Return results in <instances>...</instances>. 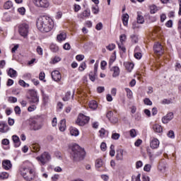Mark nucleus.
Returning a JSON list of instances; mask_svg holds the SVG:
<instances>
[{
    "instance_id": "nucleus-1",
    "label": "nucleus",
    "mask_w": 181,
    "mask_h": 181,
    "mask_svg": "<svg viewBox=\"0 0 181 181\" xmlns=\"http://www.w3.org/2000/svg\"><path fill=\"white\" fill-rule=\"evenodd\" d=\"M36 25L40 32L47 33L54 28V21L50 17L43 16L38 18Z\"/></svg>"
},
{
    "instance_id": "nucleus-2",
    "label": "nucleus",
    "mask_w": 181,
    "mask_h": 181,
    "mask_svg": "<svg viewBox=\"0 0 181 181\" xmlns=\"http://www.w3.org/2000/svg\"><path fill=\"white\" fill-rule=\"evenodd\" d=\"M21 176L26 181H32L36 177V170L32 164L22 165L20 169Z\"/></svg>"
},
{
    "instance_id": "nucleus-3",
    "label": "nucleus",
    "mask_w": 181,
    "mask_h": 181,
    "mask_svg": "<svg viewBox=\"0 0 181 181\" xmlns=\"http://www.w3.org/2000/svg\"><path fill=\"white\" fill-rule=\"evenodd\" d=\"M71 156L74 160H81L84 158L86 151L78 144H74L71 147Z\"/></svg>"
},
{
    "instance_id": "nucleus-4",
    "label": "nucleus",
    "mask_w": 181,
    "mask_h": 181,
    "mask_svg": "<svg viewBox=\"0 0 181 181\" xmlns=\"http://www.w3.org/2000/svg\"><path fill=\"white\" fill-rule=\"evenodd\" d=\"M18 33L22 36V37H28L29 35V25L23 23L18 25Z\"/></svg>"
},
{
    "instance_id": "nucleus-5",
    "label": "nucleus",
    "mask_w": 181,
    "mask_h": 181,
    "mask_svg": "<svg viewBox=\"0 0 181 181\" xmlns=\"http://www.w3.org/2000/svg\"><path fill=\"white\" fill-rule=\"evenodd\" d=\"M36 159L38 162H40L41 165L45 166V164L47 163V162L52 159V157L49 153L44 152L40 156H37Z\"/></svg>"
},
{
    "instance_id": "nucleus-6",
    "label": "nucleus",
    "mask_w": 181,
    "mask_h": 181,
    "mask_svg": "<svg viewBox=\"0 0 181 181\" xmlns=\"http://www.w3.org/2000/svg\"><path fill=\"white\" fill-rule=\"evenodd\" d=\"M30 97L28 98L30 104H35L37 105L39 104V96L37 95V92L35 90H31L29 92Z\"/></svg>"
},
{
    "instance_id": "nucleus-7",
    "label": "nucleus",
    "mask_w": 181,
    "mask_h": 181,
    "mask_svg": "<svg viewBox=\"0 0 181 181\" xmlns=\"http://www.w3.org/2000/svg\"><path fill=\"white\" fill-rule=\"evenodd\" d=\"M88 121H90V117L83 115L80 114L78 117V119L76 122V123L79 125L80 127H84L86 124H88Z\"/></svg>"
},
{
    "instance_id": "nucleus-8",
    "label": "nucleus",
    "mask_w": 181,
    "mask_h": 181,
    "mask_svg": "<svg viewBox=\"0 0 181 181\" xmlns=\"http://www.w3.org/2000/svg\"><path fill=\"white\" fill-rule=\"evenodd\" d=\"M42 127H43V124L40 122H37L36 121H32L30 123V131H39V129H42Z\"/></svg>"
},
{
    "instance_id": "nucleus-9",
    "label": "nucleus",
    "mask_w": 181,
    "mask_h": 181,
    "mask_svg": "<svg viewBox=\"0 0 181 181\" xmlns=\"http://www.w3.org/2000/svg\"><path fill=\"white\" fill-rule=\"evenodd\" d=\"M36 6L40 8H47L49 6V1L47 0H33Z\"/></svg>"
},
{
    "instance_id": "nucleus-10",
    "label": "nucleus",
    "mask_w": 181,
    "mask_h": 181,
    "mask_svg": "<svg viewBox=\"0 0 181 181\" xmlns=\"http://www.w3.org/2000/svg\"><path fill=\"white\" fill-rule=\"evenodd\" d=\"M153 50L156 54H158V56H161V54H163V47L160 43H156L153 46Z\"/></svg>"
},
{
    "instance_id": "nucleus-11",
    "label": "nucleus",
    "mask_w": 181,
    "mask_h": 181,
    "mask_svg": "<svg viewBox=\"0 0 181 181\" xmlns=\"http://www.w3.org/2000/svg\"><path fill=\"white\" fill-rule=\"evenodd\" d=\"M51 76L54 81L59 82L62 80V74H60L59 71H52Z\"/></svg>"
},
{
    "instance_id": "nucleus-12",
    "label": "nucleus",
    "mask_w": 181,
    "mask_h": 181,
    "mask_svg": "<svg viewBox=\"0 0 181 181\" xmlns=\"http://www.w3.org/2000/svg\"><path fill=\"white\" fill-rule=\"evenodd\" d=\"M173 119V112H169L165 116L162 117L163 124H168Z\"/></svg>"
},
{
    "instance_id": "nucleus-13",
    "label": "nucleus",
    "mask_w": 181,
    "mask_h": 181,
    "mask_svg": "<svg viewBox=\"0 0 181 181\" xmlns=\"http://www.w3.org/2000/svg\"><path fill=\"white\" fill-rule=\"evenodd\" d=\"M10 129H11L9 128V126H8V124H6L5 122H0V132L5 134Z\"/></svg>"
},
{
    "instance_id": "nucleus-14",
    "label": "nucleus",
    "mask_w": 181,
    "mask_h": 181,
    "mask_svg": "<svg viewBox=\"0 0 181 181\" xmlns=\"http://www.w3.org/2000/svg\"><path fill=\"white\" fill-rule=\"evenodd\" d=\"M67 37V35H66V33L64 32H61L59 34L57 35V40L59 43H62V42H64Z\"/></svg>"
},
{
    "instance_id": "nucleus-15",
    "label": "nucleus",
    "mask_w": 181,
    "mask_h": 181,
    "mask_svg": "<svg viewBox=\"0 0 181 181\" xmlns=\"http://www.w3.org/2000/svg\"><path fill=\"white\" fill-rule=\"evenodd\" d=\"M90 15H91V11L90 9H86L79 15V18L81 19H86V18H90Z\"/></svg>"
},
{
    "instance_id": "nucleus-16",
    "label": "nucleus",
    "mask_w": 181,
    "mask_h": 181,
    "mask_svg": "<svg viewBox=\"0 0 181 181\" xmlns=\"http://www.w3.org/2000/svg\"><path fill=\"white\" fill-rule=\"evenodd\" d=\"M159 144L160 142L158 139H153L150 143V146L152 149H157V148H159Z\"/></svg>"
},
{
    "instance_id": "nucleus-17",
    "label": "nucleus",
    "mask_w": 181,
    "mask_h": 181,
    "mask_svg": "<svg viewBox=\"0 0 181 181\" xmlns=\"http://www.w3.org/2000/svg\"><path fill=\"white\" fill-rule=\"evenodd\" d=\"M12 139L14 143V146L16 148H19V146H21V139H19V136L13 135L12 136Z\"/></svg>"
},
{
    "instance_id": "nucleus-18",
    "label": "nucleus",
    "mask_w": 181,
    "mask_h": 181,
    "mask_svg": "<svg viewBox=\"0 0 181 181\" xmlns=\"http://www.w3.org/2000/svg\"><path fill=\"white\" fill-rule=\"evenodd\" d=\"M2 165L4 169H5L6 170H9V169L12 168V163H11V160H6L3 161Z\"/></svg>"
},
{
    "instance_id": "nucleus-19",
    "label": "nucleus",
    "mask_w": 181,
    "mask_h": 181,
    "mask_svg": "<svg viewBox=\"0 0 181 181\" xmlns=\"http://www.w3.org/2000/svg\"><path fill=\"white\" fill-rule=\"evenodd\" d=\"M116 159L117 160H122L124 159V150L122 149L117 150Z\"/></svg>"
},
{
    "instance_id": "nucleus-20",
    "label": "nucleus",
    "mask_w": 181,
    "mask_h": 181,
    "mask_svg": "<svg viewBox=\"0 0 181 181\" xmlns=\"http://www.w3.org/2000/svg\"><path fill=\"white\" fill-rule=\"evenodd\" d=\"M153 129L154 132H157L158 134H160L163 132V128H162V126L158 124H156L153 126Z\"/></svg>"
},
{
    "instance_id": "nucleus-21",
    "label": "nucleus",
    "mask_w": 181,
    "mask_h": 181,
    "mask_svg": "<svg viewBox=\"0 0 181 181\" xmlns=\"http://www.w3.org/2000/svg\"><path fill=\"white\" fill-rule=\"evenodd\" d=\"M168 165L166 164V163L165 162H161L159 163L158 165V170H160V172H161L162 173H165V171L166 170V168H167Z\"/></svg>"
},
{
    "instance_id": "nucleus-22",
    "label": "nucleus",
    "mask_w": 181,
    "mask_h": 181,
    "mask_svg": "<svg viewBox=\"0 0 181 181\" xmlns=\"http://www.w3.org/2000/svg\"><path fill=\"white\" fill-rule=\"evenodd\" d=\"M122 21L124 26H128V21H129V15H128V13L123 14L122 17Z\"/></svg>"
},
{
    "instance_id": "nucleus-23",
    "label": "nucleus",
    "mask_w": 181,
    "mask_h": 181,
    "mask_svg": "<svg viewBox=\"0 0 181 181\" xmlns=\"http://www.w3.org/2000/svg\"><path fill=\"white\" fill-rule=\"evenodd\" d=\"M110 70L113 71L112 77H118L119 76V67L113 66Z\"/></svg>"
},
{
    "instance_id": "nucleus-24",
    "label": "nucleus",
    "mask_w": 181,
    "mask_h": 181,
    "mask_svg": "<svg viewBox=\"0 0 181 181\" xmlns=\"http://www.w3.org/2000/svg\"><path fill=\"white\" fill-rule=\"evenodd\" d=\"M30 148L33 152H39V151H40V145L37 143H33L31 144Z\"/></svg>"
},
{
    "instance_id": "nucleus-25",
    "label": "nucleus",
    "mask_w": 181,
    "mask_h": 181,
    "mask_svg": "<svg viewBox=\"0 0 181 181\" xmlns=\"http://www.w3.org/2000/svg\"><path fill=\"white\" fill-rule=\"evenodd\" d=\"M4 9H13V3L11 1H7L4 4Z\"/></svg>"
},
{
    "instance_id": "nucleus-26",
    "label": "nucleus",
    "mask_w": 181,
    "mask_h": 181,
    "mask_svg": "<svg viewBox=\"0 0 181 181\" xmlns=\"http://www.w3.org/2000/svg\"><path fill=\"white\" fill-rule=\"evenodd\" d=\"M59 131L64 132L66 131V119H62L59 123Z\"/></svg>"
},
{
    "instance_id": "nucleus-27",
    "label": "nucleus",
    "mask_w": 181,
    "mask_h": 181,
    "mask_svg": "<svg viewBox=\"0 0 181 181\" xmlns=\"http://www.w3.org/2000/svg\"><path fill=\"white\" fill-rule=\"evenodd\" d=\"M8 75L11 77V78H13L18 76V72L12 68H10L8 72Z\"/></svg>"
},
{
    "instance_id": "nucleus-28",
    "label": "nucleus",
    "mask_w": 181,
    "mask_h": 181,
    "mask_svg": "<svg viewBox=\"0 0 181 181\" xmlns=\"http://www.w3.org/2000/svg\"><path fill=\"white\" fill-rule=\"evenodd\" d=\"M98 107V104L97 103V101L92 100L89 103V108H90V110H97Z\"/></svg>"
},
{
    "instance_id": "nucleus-29",
    "label": "nucleus",
    "mask_w": 181,
    "mask_h": 181,
    "mask_svg": "<svg viewBox=\"0 0 181 181\" xmlns=\"http://www.w3.org/2000/svg\"><path fill=\"white\" fill-rule=\"evenodd\" d=\"M70 134L72 136H78V129L74 127H71Z\"/></svg>"
},
{
    "instance_id": "nucleus-30",
    "label": "nucleus",
    "mask_w": 181,
    "mask_h": 181,
    "mask_svg": "<svg viewBox=\"0 0 181 181\" xmlns=\"http://www.w3.org/2000/svg\"><path fill=\"white\" fill-rule=\"evenodd\" d=\"M139 47H136L134 49V57L135 59H139L142 57V54L141 52H138Z\"/></svg>"
},
{
    "instance_id": "nucleus-31",
    "label": "nucleus",
    "mask_w": 181,
    "mask_h": 181,
    "mask_svg": "<svg viewBox=\"0 0 181 181\" xmlns=\"http://www.w3.org/2000/svg\"><path fill=\"white\" fill-rule=\"evenodd\" d=\"M125 67L128 71H132V69H134V63L132 62H127L125 64Z\"/></svg>"
},
{
    "instance_id": "nucleus-32",
    "label": "nucleus",
    "mask_w": 181,
    "mask_h": 181,
    "mask_svg": "<svg viewBox=\"0 0 181 181\" xmlns=\"http://www.w3.org/2000/svg\"><path fill=\"white\" fill-rule=\"evenodd\" d=\"M42 95L44 104H47L49 103V96L43 91H42Z\"/></svg>"
},
{
    "instance_id": "nucleus-33",
    "label": "nucleus",
    "mask_w": 181,
    "mask_h": 181,
    "mask_svg": "<svg viewBox=\"0 0 181 181\" xmlns=\"http://www.w3.org/2000/svg\"><path fill=\"white\" fill-rule=\"evenodd\" d=\"M124 90L127 93V98H129L131 100V98H132V97H133L132 90H131V89H129L128 88H124Z\"/></svg>"
},
{
    "instance_id": "nucleus-34",
    "label": "nucleus",
    "mask_w": 181,
    "mask_h": 181,
    "mask_svg": "<svg viewBox=\"0 0 181 181\" xmlns=\"http://www.w3.org/2000/svg\"><path fill=\"white\" fill-rule=\"evenodd\" d=\"M103 165H104V161H103L101 158H98L96 160V162H95L96 168H101V166H103Z\"/></svg>"
},
{
    "instance_id": "nucleus-35",
    "label": "nucleus",
    "mask_w": 181,
    "mask_h": 181,
    "mask_svg": "<svg viewBox=\"0 0 181 181\" xmlns=\"http://www.w3.org/2000/svg\"><path fill=\"white\" fill-rule=\"evenodd\" d=\"M119 136H121V134L116 133L115 132H112L111 136L112 139H114L115 141H118V139H119Z\"/></svg>"
},
{
    "instance_id": "nucleus-36",
    "label": "nucleus",
    "mask_w": 181,
    "mask_h": 181,
    "mask_svg": "<svg viewBox=\"0 0 181 181\" xmlns=\"http://www.w3.org/2000/svg\"><path fill=\"white\" fill-rule=\"evenodd\" d=\"M145 22V19L144 18V16H142L141 14H138L137 16V23H140L142 25Z\"/></svg>"
},
{
    "instance_id": "nucleus-37",
    "label": "nucleus",
    "mask_w": 181,
    "mask_h": 181,
    "mask_svg": "<svg viewBox=\"0 0 181 181\" xmlns=\"http://www.w3.org/2000/svg\"><path fill=\"white\" fill-rule=\"evenodd\" d=\"M9 177V174H8V173H1L0 174V179L1 180H4L5 179H8Z\"/></svg>"
},
{
    "instance_id": "nucleus-38",
    "label": "nucleus",
    "mask_w": 181,
    "mask_h": 181,
    "mask_svg": "<svg viewBox=\"0 0 181 181\" xmlns=\"http://www.w3.org/2000/svg\"><path fill=\"white\" fill-rule=\"evenodd\" d=\"M86 69H87V64H86V62H82L78 67L79 71H84Z\"/></svg>"
},
{
    "instance_id": "nucleus-39",
    "label": "nucleus",
    "mask_w": 181,
    "mask_h": 181,
    "mask_svg": "<svg viewBox=\"0 0 181 181\" xmlns=\"http://www.w3.org/2000/svg\"><path fill=\"white\" fill-rule=\"evenodd\" d=\"M50 50L53 52L54 53H56V52H59V47L56 45H50Z\"/></svg>"
},
{
    "instance_id": "nucleus-40",
    "label": "nucleus",
    "mask_w": 181,
    "mask_h": 181,
    "mask_svg": "<svg viewBox=\"0 0 181 181\" xmlns=\"http://www.w3.org/2000/svg\"><path fill=\"white\" fill-rule=\"evenodd\" d=\"M117 45H118L119 50H122V52H123V53H125V52H127V49L124 46V43L117 42Z\"/></svg>"
},
{
    "instance_id": "nucleus-41",
    "label": "nucleus",
    "mask_w": 181,
    "mask_h": 181,
    "mask_svg": "<svg viewBox=\"0 0 181 181\" xmlns=\"http://www.w3.org/2000/svg\"><path fill=\"white\" fill-rule=\"evenodd\" d=\"M150 12L152 14L156 13V12H158V7H156V6H155V5L151 6H150Z\"/></svg>"
},
{
    "instance_id": "nucleus-42",
    "label": "nucleus",
    "mask_w": 181,
    "mask_h": 181,
    "mask_svg": "<svg viewBox=\"0 0 181 181\" xmlns=\"http://www.w3.org/2000/svg\"><path fill=\"white\" fill-rule=\"evenodd\" d=\"M115 146L114 144H112L110 146V156H115Z\"/></svg>"
},
{
    "instance_id": "nucleus-43",
    "label": "nucleus",
    "mask_w": 181,
    "mask_h": 181,
    "mask_svg": "<svg viewBox=\"0 0 181 181\" xmlns=\"http://www.w3.org/2000/svg\"><path fill=\"white\" fill-rule=\"evenodd\" d=\"M132 181H141V174H138L136 176L133 175L132 177Z\"/></svg>"
},
{
    "instance_id": "nucleus-44",
    "label": "nucleus",
    "mask_w": 181,
    "mask_h": 181,
    "mask_svg": "<svg viewBox=\"0 0 181 181\" xmlns=\"http://www.w3.org/2000/svg\"><path fill=\"white\" fill-rule=\"evenodd\" d=\"M62 60V58L60 57H55L54 58L52 59V64H56V63H59Z\"/></svg>"
},
{
    "instance_id": "nucleus-45",
    "label": "nucleus",
    "mask_w": 181,
    "mask_h": 181,
    "mask_svg": "<svg viewBox=\"0 0 181 181\" xmlns=\"http://www.w3.org/2000/svg\"><path fill=\"white\" fill-rule=\"evenodd\" d=\"M70 95H71V92H67L65 95V97L63 98V100L64 101H69V100H70Z\"/></svg>"
},
{
    "instance_id": "nucleus-46",
    "label": "nucleus",
    "mask_w": 181,
    "mask_h": 181,
    "mask_svg": "<svg viewBox=\"0 0 181 181\" xmlns=\"http://www.w3.org/2000/svg\"><path fill=\"white\" fill-rule=\"evenodd\" d=\"M129 134L132 138H135V136H136V130L132 129L130 130Z\"/></svg>"
},
{
    "instance_id": "nucleus-47",
    "label": "nucleus",
    "mask_w": 181,
    "mask_h": 181,
    "mask_svg": "<svg viewBox=\"0 0 181 181\" xmlns=\"http://www.w3.org/2000/svg\"><path fill=\"white\" fill-rule=\"evenodd\" d=\"M109 121L111 124H117L118 122V117L113 116L111 119H109Z\"/></svg>"
},
{
    "instance_id": "nucleus-48",
    "label": "nucleus",
    "mask_w": 181,
    "mask_h": 181,
    "mask_svg": "<svg viewBox=\"0 0 181 181\" xmlns=\"http://www.w3.org/2000/svg\"><path fill=\"white\" fill-rule=\"evenodd\" d=\"M144 103L146 105H152V101H151V99L150 98H145L144 100Z\"/></svg>"
},
{
    "instance_id": "nucleus-49",
    "label": "nucleus",
    "mask_w": 181,
    "mask_h": 181,
    "mask_svg": "<svg viewBox=\"0 0 181 181\" xmlns=\"http://www.w3.org/2000/svg\"><path fill=\"white\" fill-rule=\"evenodd\" d=\"M9 103H16L18 101V98L16 97L10 96L8 99Z\"/></svg>"
},
{
    "instance_id": "nucleus-50",
    "label": "nucleus",
    "mask_w": 181,
    "mask_h": 181,
    "mask_svg": "<svg viewBox=\"0 0 181 181\" xmlns=\"http://www.w3.org/2000/svg\"><path fill=\"white\" fill-rule=\"evenodd\" d=\"M36 105H37L34 104L28 107V111H29V112H32L33 111H35V110H36Z\"/></svg>"
},
{
    "instance_id": "nucleus-51",
    "label": "nucleus",
    "mask_w": 181,
    "mask_h": 181,
    "mask_svg": "<svg viewBox=\"0 0 181 181\" xmlns=\"http://www.w3.org/2000/svg\"><path fill=\"white\" fill-rule=\"evenodd\" d=\"M151 168H152L151 164H146L144 168V170L145 172H151Z\"/></svg>"
},
{
    "instance_id": "nucleus-52",
    "label": "nucleus",
    "mask_w": 181,
    "mask_h": 181,
    "mask_svg": "<svg viewBox=\"0 0 181 181\" xmlns=\"http://www.w3.org/2000/svg\"><path fill=\"white\" fill-rule=\"evenodd\" d=\"M106 117L108 119H111L114 117V112L112 111L107 112Z\"/></svg>"
},
{
    "instance_id": "nucleus-53",
    "label": "nucleus",
    "mask_w": 181,
    "mask_h": 181,
    "mask_svg": "<svg viewBox=\"0 0 181 181\" xmlns=\"http://www.w3.org/2000/svg\"><path fill=\"white\" fill-rule=\"evenodd\" d=\"M18 83L20 86H22L23 87H29V84L26 83L23 80H20Z\"/></svg>"
},
{
    "instance_id": "nucleus-54",
    "label": "nucleus",
    "mask_w": 181,
    "mask_h": 181,
    "mask_svg": "<svg viewBox=\"0 0 181 181\" xmlns=\"http://www.w3.org/2000/svg\"><path fill=\"white\" fill-rule=\"evenodd\" d=\"M144 163L141 160H139L136 163V169H139V168H142Z\"/></svg>"
},
{
    "instance_id": "nucleus-55",
    "label": "nucleus",
    "mask_w": 181,
    "mask_h": 181,
    "mask_svg": "<svg viewBox=\"0 0 181 181\" xmlns=\"http://www.w3.org/2000/svg\"><path fill=\"white\" fill-rule=\"evenodd\" d=\"M119 39H120V43H124V42L127 40V35H125V34H122L120 35Z\"/></svg>"
},
{
    "instance_id": "nucleus-56",
    "label": "nucleus",
    "mask_w": 181,
    "mask_h": 181,
    "mask_svg": "<svg viewBox=\"0 0 181 181\" xmlns=\"http://www.w3.org/2000/svg\"><path fill=\"white\" fill-rule=\"evenodd\" d=\"M132 41L134 43H136L138 42V35H131Z\"/></svg>"
},
{
    "instance_id": "nucleus-57",
    "label": "nucleus",
    "mask_w": 181,
    "mask_h": 181,
    "mask_svg": "<svg viewBox=\"0 0 181 181\" xmlns=\"http://www.w3.org/2000/svg\"><path fill=\"white\" fill-rule=\"evenodd\" d=\"M107 50H110V52L114 50L115 49V44H110L108 46L106 47Z\"/></svg>"
},
{
    "instance_id": "nucleus-58",
    "label": "nucleus",
    "mask_w": 181,
    "mask_h": 181,
    "mask_svg": "<svg viewBox=\"0 0 181 181\" xmlns=\"http://www.w3.org/2000/svg\"><path fill=\"white\" fill-rule=\"evenodd\" d=\"M18 12H19L21 15H25V12H26V9H25L24 7H21L18 9Z\"/></svg>"
},
{
    "instance_id": "nucleus-59",
    "label": "nucleus",
    "mask_w": 181,
    "mask_h": 181,
    "mask_svg": "<svg viewBox=\"0 0 181 181\" xmlns=\"http://www.w3.org/2000/svg\"><path fill=\"white\" fill-rule=\"evenodd\" d=\"M63 49H64V50H70V49H71V46H70L69 42H66L64 45Z\"/></svg>"
},
{
    "instance_id": "nucleus-60",
    "label": "nucleus",
    "mask_w": 181,
    "mask_h": 181,
    "mask_svg": "<svg viewBox=\"0 0 181 181\" xmlns=\"http://www.w3.org/2000/svg\"><path fill=\"white\" fill-rule=\"evenodd\" d=\"M76 59L78 60V62H81V60H84V55L78 54L76 57Z\"/></svg>"
},
{
    "instance_id": "nucleus-61",
    "label": "nucleus",
    "mask_w": 181,
    "mask_h": 181,
    "mask_svg": "<svg viewBox=\"0 0 181 181\" xmlns=\"http://www.w3.org/2000/svg\"><path fill=\"white\" fill-rule=\"evenodd\" d=\"M168 138H175V132H173V131L170 130L168 132V133L167 134Z\"/></svg>"
},
{
    "instance_id": "nucleus-62",
    "label": "nucleus",
    "mask_w": 181,
    "mask_h": 181,
    "mask_svg": "<svg viewBox=\"0 0 181 181\" xmlns=\"http://www.w3.org/2000/svg\"><path fill=\"white\" fill-rule=\"evenodd\" d=\"M100 149L101 151H105V150L107 149V144H105V142H103L100 144Z\"/></svg>"
},
{
    "instance_id": "nucleus-63",
    "label": "nucleus",
    "mask_w": 181,
    "mask_h": 181,
    "mask_svg": "<svg viewBox=\"0 0 181 181\" xmlns=\"http://www.w3.org/2000/svg\"><path fill=\"white\" fill-rule=\"evenodd\" d=\"M92 12H93V13H94V15H97V13H98V12H99L98 6L93 7Z\"/></svg>"
},
{
    "instance_id": "nucleus-64",
    "label": "nucleus",
    "mask_w": 181,
    "mask_h": 181,
    "mask_svg": "<svg viewBox=\"0 0 181 181\" xmlns=\"http://www.w3.org/2000/svg\"><path fill=\"white\" fill-rule=\"evenodd\" d=\"M96 30H101L103 29V23H99L95 26Z\"/></svg>"
}]
</instances>
